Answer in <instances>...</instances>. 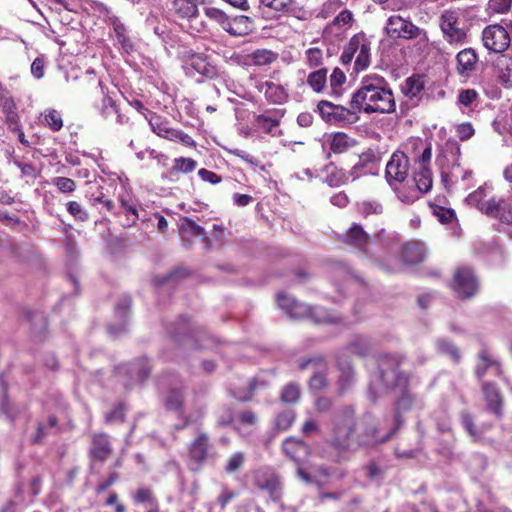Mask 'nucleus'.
I'll list each match as a JSON object with an SVG mask.
<instances>
[{
    "label": "nucleus",
    "mask_w": 512,
    "mask_h": 512,
    "mask_svg": "<svg viewBox=\"0 0 512 512\" xmlns=\"http://www.w3.org/2000/svg\"><path fill=\"white\" fill-rule=\"evenodd\" d=\"M394 433L381 434L377 419L370 413L358 417L354 405H343L331 419L330 444L337 450H347L351 445L371 447L388 441Z\"/></svg>",
    "instance_id": "1"
},
{
    "label": "nucleus",
    "mask_w": 512,
    "mask_h": 512,
    "mask_svg": "<svg viewBox=\"0 0 512 512\" xmlns=\"http://www.w3.org/2000/svg\"><path fill=\"white\" fill-rule=\"evenodd\" d=\"M405 357L400 354L381 353L377 357V370L371 376L368 394L372 400L385 391L399 388L401 397L396 403L395 422L398 428L402 422L400 413L411 409L414 397L406 390L408 376L400 370Z\"/></svg>",
    "instance_id": "2"
},
{
    "label": "nucleus",
    "mask_w": 512,
    "mask_h": 512,
    "mask_svg": "<svg viewBox=\"0 0 512 512\" xmlns=\"http://www.w3.org/2000/svg\"><path fill=\"white\" fill-rule=\"evenodd\" d=\"M386 80L378 75L365 77L361 86L353 93L350 106L366 114H389L395 111L392 91L386 87Z\"/></svg>",
    "instance_id": "3"
},
{
    "label": "nucleus",
    "mask_w": 512,
    "mask_h": 512,
    "mask_svg": "<svg viewBox=\"0 0 512 512\" xmlns=\"http://www.w3.org/2000/svg\"><path fill=\"white\" fill-rule=\"evenodd\" d=\"M410 168V160L402 151L394 152L388 161L385 169V178L389 186L395 191L398 198L404 203H413L418 199L415 191L403 192L398 184L403 183L407 177Z\"/></svg>",
    "instance_id": "4"
},
{
    "label": "nucleus",
    "mask_w": 512,
    "mask_h": 512,
    "mask_svg": "<svg viewBox=\"0 0 512 512\" xmlns=\"http://www.w3.org/2000/svg\"><path fill=\"white\" fill-rule=\"evenodd\" d=\"M277 304L292 319L299 320L309 318L315 323H333L336 321V318L329 314L324 308L310 307L283 293L277 295Z\"/></svg>",
    "instance_id": "5"
},
{
    "label": "nucleus",
    "mask_w": 512,
    "mask_h": 512,
    "mask_svg": "<svg viewBox=\"0 0 512 512\" xmlns=\"http://www.w3.org/2000/svg\"><path fill=\"white\" fill-rule=\"evenodd\" d=\"M485 48L495 53H502L512 46V21H501L489 25L482 32Z\"/></svg>",
    "instance_id": "6"
},
{
    "label": "nucleus",
    "mask_w": 512,
    "mask_h": 512,
    "mask_svg": "<svg viewBox=\"0 0 512 512\" xmlns=\"http://www.w3.org/2000/svg\"><path fill=\"white\" fill-rule=\"evenodd\" d=\"M317 111L322 119L329 124L347 125L356 123L359 120L357 111L351 106L346 108L327 100L319 101Z\"/></svg>",
    "instance_id": "7"
},
{
    "label": "nucleus",
    "mask_w": 512,
    "mask_h": 512,
    "mask_svg": "<svg viewBox=\"0 0 512 512\" xmlns=\"http://www.w3.org/2000/svg\"><path fill=\"white\" fill-rule=\"evenodd\" d=\"M87 74L91 76L88 83H89V87L92 90V93L95 95L102 96V103L99 108L101 116L106 120L115 116L116 122L118 124H123L124 123L123 116L119 113L118 106L116 105L115 101L113 100L108 89L104 86L103 82L94 76L93 71L87 72Z\"/></svg>",
    "instance_id": "8"
},
{
    "label": "nucleus",
    "mask_w": 512,
    "mask_h": 512,
    "mask_svg": "<svg viewBox=\"0 0 512 512\" xmlns=\"http://www.w3.org/2000/svg\"><path fill=\"white\" fill-rule=\"evenodd\" d=\"M440 28L449 43H462L466 30L457 10H445L439 18Z\"/></svg>",
    "instance_id": "9"
},
{
    "label": "nucleus",
    "mask_w": 512,
    "mask_h": 512,
    "mask_svg": "<svg viewBox=\"0 0 512 512\" xmlns=\"http://www.w3.org/2000/svg\"><path fill=\"white\" fill-rule=\"evenodd\" d=\"M452 289L461 298L473 297L479 289L478 279L471 267L460 266L454 273Z\"/></svg>",
    "instance_id": "10"
},
{
    "label": "nucleus",
    "mask_w": 512,
    "mask_h": 512,
    "mask_svg": "<svg viewBox=\"0 0 512 512\" xmlns=\"http://www.w3.org/2000/svg\"><path fill=\"white\" fill-rule=\"evenodd\" d=\"M169 333L175 341L191 348L210 349L215 343V340L210 336L203 337L201 341L195 339L192 335V328L186 319H180Z\"/></svg>",
    "instance_id": "11"
},
{
    "label": "nucleus",
    "mask_w": 512,
    "mask_h": 512,
    "mask_svg": "<svg viewBox=\"0 0 512 512\" xmlns=\"http://www.w3.org/2000/svg\"><path fill=\"white\" fill-rule=\"evenodd\" d=\"M309 366L313 367V375L309 380V387L313 391H322L328 387L327 364L322 357L308 358L299 363V368L304 370Z\"/></svg>",
    "instance_id": "12"
},
{
    "label": "nucleus",
    "mask_w": 512,
    "mask_h": 512,
    "mask_svg": "<svg viewBox=\"0 0 512 512\" xmlns=\"http://www.w3.org/2000/svg\"><path fill=\"white\" fill-rule=\"evenodd\" d=\"M386 32L390 37L412 39L417 38L421 29L398 15H393L388 18L386 24Z\"/></svg>",
    "instance_id": "13"
},
{
    "label": "nucleus",
    "mask_w": 512,
    "mask_h": 512,
    "mask_svg": "<svg viewBox=\"0 0 512 512\" xmlns=\"http://www.w3.org/2000/svg\"><path fill=\"white\" fill-rule=\"evenodd\" d=\"M338 377L336 381L337 394L342 396L346 394L356 382V373L352 363L348 360L337 362Z\"/></svg>",
    "instance_id": "14"
},
{
    "label": "nucleus",
    "mask_w": 512,
    "mask_h": 512,
    "mask_svg": "<svg viewBox=\"0 0 512 512\" xmlns=\"http://www.w3.org/2000/svg\"><path fill=\"white\" fill-rule=\"evenodd\" d=\"M223 30L233 37H244L254 30V21L245 15L228 16Z\"/></svg>",
    "instance_id": "15"
},
{
    "label": "nucleus",
    "mask_w": 512,
    "mask_h": 512,
    "mask_svg": "<svg viewBox=\"0 0 512 512\" xmlns=\"http://www.w3.org/2000/svg\"><path fill=\"white\" fill-rule=\"evenodd\" d=\"M286 456L296 463L304 462L310 455L309 445L301 439L288 437L282 444Z\"/></svg>",
    "instance_id": "16"
},
{
    "label": "nucleus",
    "mask_w": 512,
    "mask_h": 512,
    "mask_svg": "<svg viewBox=\"0 0 512 512\" xmlns=\"http://www.w3.org/2000/svg\"><path fill=\"white\" fill-rule=\"evenodd\" d=\"M118 373L127 374L130 378V382L128 385L132 386L136 383H141L148 378L150 374V366L147 359H138L127 366L119 367Z\"/></svg>",
    "instance_id": "17"
},
{
    "label": "nucleus",
    "mask_w": 512,
    "mask_h": 512,
    "mask_svg": "<svg viewBox=\"0 0 512 512\" xmlns=\"http://www.w3.org/2000/svg\"><path fill=\"white\" fill-rule=\"evenodd\" d=\"M112 451V445L106 434L99 433L92 436L89 448V454L92 460L104 462L111 455Z\"/></svg>",
    "instance_id": "18"
},
{
    "label": "nucleus",
    "mask_w": 512,
    "mask_h": 512,
    "mask_svg": "<svg viewBox=\"0 0 512 512\" xmlns=\"http://www.w3.org/2000/svg\"><path fill=\"white\" fill-rule=\"evenodd\" d=\"M260 93H264L266 100L273 104H282L288 99L286 89L271 81H258L255 85Z\"/></svg>",
    "instance_id": "19"
},
{
    "label": "nucleus",
    "mask_w": 512,
    "mask_h": 512,
    "mask_svg": "<svg viewBox=\"0 0 512 512\" xmlns=\"http://www.w3.org/2000/svg\"><path fill=\"white\" fill-rule=\"evenodd\" d=\"M255 485L261 491L267 492L273 501H278L281 497V482L274 473L258 474L255 479Z\"/></svg>",
    "instance_id": "20"
},
{
    "label": "nucleus",
    "mask_w": 512,
    "mask_h": 512,
    "mask_svg": "<svg viewBox=\"0 0 512 512\" xmlns=\"http://www.w3.org/2000/svg\"><path fill=\"white\" fill-rule=\"evenodd\" d=\"M283 116L284 110L268 111L255 117V125L264 133L275 136L273 130L280 125Z\"/></svg>",
    "instance_id": "21"
},
{
    "label": "nucleus",
    "mask_w": 512,
    "mask_h": 512,
    "mask_svg": "<svg viewBox=\"0 0 512 512\" xmlns=\"http://www.w3.org/2000/svg\"><path fill=\"white\" fill-rule=\"evenodd\" d=\"M345 242L361 252L367 253L369 236L359 224L354 223L345 235Z\"/></svg>",
    "instance_id": "22"
},
{
    "label": "nucleus",
    "mask_w": 512,
    "mask_h": 512,
    "mask_svg": "<svg viewBox=\"0 0 512 512\" xmlns=\"http://www.w3.org/2000/svg\"><path fill=\"white\" fill-rule=\"evenodd\" d=\"M109 23L113 27L115 38L121 49L126 53L132 52L134 45L128 36L127 28L124 23L116 16L109 17Z\"/></svg>",
    "instance_id": "23"
},
{
    "label": "nucleus",
    "mask_w": 512,
    "mask_h": 512,
    "mask_svg": "<svg viewBox=\"0 0 512 512\" xmlns=\"http://www.w3.org/2000/svg\"><path fill=\"white\" fill-rule=\"evenodd\" d=\"M490 189V187L485 184L483 186H480L477 190L470 193L466 197V202L476 207L479 211H481L484 214L492 213V204H490V199L486 200L487 197V191Z\"/></svg>",
    "instance_id": "24"
},
{
    "label": "nucleus",
    "mask_w": 512,
    "mask_h": 512,
    "mask_svg": "<svg viewBox=\"0 0 512 512\" xmlns=\"http://www.w3.org/2000/svg\"><path fill=\"white\" fill-rule=\"evenodd\" d=\"M209 448V438L207 434L202 433L190 445L189 455L193 461L201 465L208 458Z\"/></svg>",
    "instance_id": "25"
},
{
    "label": "nucleus",
    "mask_w": 512,
    "mask_h": 512,
    "mask_svg": "<svg viewBox=\"0 0 512 512\" xmlns=\"http://www.w3.org/2000/svg\"><path fill=\"white\" fill-rule=\"evenodd\" d=\"M492 204V213L487 216L498 218L502 223L512 224V207L511 204L504 198H490Z\"/></svg>",
    "instance_id": "26"
},
{
    "label": "nucleus",
    "mask_w": 512,
    "mask_h": 512,
    "mask_svg": "<svg viewBox=\"0 0 512 512\" xmlns=\"http://www.w3.org/2000/svg\"><path fill=\"white\" fill-rule=\"evenodd\" d=\"M482 391L489 410L497 416L501 415L502 398L495 384L487 381L482 382Z\"/></svg>",
    "instance_id": "27"
},
{
    "label": "nucleus",
    "mask_w": 512,
    "mask_h": 512,
    "mask_svg": "<svg viewBox=\"0 0 512 512\" xmlns=\"http://www.w3.org/2000/svg\"><path fill=\"white\" fill-rule=\"evenodd\" d=\"M374 341L365 335H355L347 344L346 349L352 354L365 357L374 348Z\"/></svg>",
    "instance_id": "28"
},
{
    "label": "nucleus",
    "mask_w": 512,
    "mask_h": 512,
    "mask_svg": "<svg viewBox=\"0 0 512 512\" xmlns=\"http://www.w3.org/2000/svg\"><path fill=\"white\" fill-rule=\"evenodd\" d=\"M457 70L460 75H468L475 69L477 55L471 48L464 49L457 54Z\"/></svg>",
    "instance_id": "29"
},
{
    "label": "nucleus",
    "mask_w": 512,
    "mask_h": 512,
    "mask_svg": "<svg viewBox=\"0 0 512 512\" xmlns=\"http://www.w3.org/2000/svg\"><path fill=\"white\" fill-rule=\"evenodd\" d=\"M426 247L423 243L413 242L403 247V260L405 263L414 265L424 260Z\"/></svg>",
    "instance_id": "30"
},
{
    "label": "nucleus",
    "mask_w": 512,
    "mask_h": 512,
    "mask_svg": "<svg viewBox=\"0 0 512 512\" xmlns=\"http://www.w3.org/2000/svg\"><path fill=\"white\" fill-rule=\"evenodd\" d=\"M149 124L154 133L158 136L174 141L177 138V129L168 126L167 121H164L160 116L153 114L149 119Z\"/></svg>",
    "instance_id": "31"
},
{
    "label": "nucleus",
    "mask_w": 512,
    "mask_h": 512,
    "mask_svg": "<svg viewBox=\"0 0 512 512\" xmlns=\"http://www.w3.org/2000/svg\"><path fill=\"white\" fill-rule=\"evenodd\" d=\"M189 68L206 77L212 78L216 75L215 66L210 64L206 57L203 55L197 54L193 55L189 60Z\"/></svg>",
    "instance_id": "32"
},
{
    "label": "nucleus",
    "mask_w": 512,
    "mask_h": 512,
    "mask_svg": "<svg viewBox=\"0 0 512 512\" xmlns=\"http://www.w3.org/2000/svg\"><path fill=\"white\" fill-rule=\"evenodd\" d=\"M477 357L479 359V363L475 367V374L478 379H482L490 367H494L497 374L501 373L500 363L497 360L492 359L485 348L478 353Z\"/></svg>",
    "instance_id": "33"
},
{
    "label": "nucleus",
    "mask_w": 512,
    "mask_h": 512,
    "mask_svg": "<svg viewBox=\"0 0 512 512\" xmlns=\"http://www.w3.org/2000/svg\"><path fill=\"white\" fill-rule=\"evenodd\" d=\"M497 77L501 84L512 88V63L509 56L502 55L497 61Z\"/></svg>",
    "instance_id": "34"
},
{
    "label": "nucleus",
    "mask_w": 512,
    "mask_h": 512,
    "mask_svg": "<svg viewBox=\"0 0 512 512\" xmlns=\"http://www.w3.org/2000/svg\"><path fill=\"white\" fill-rule=\"evenodd\" d=\"M460 154V148L459 146L455 147V151L451 152L453 165L451 168H445L441 164V179L445 186H448V184L453 183L459 179L458 172L460 170V165L458 163V156Z\"/></svg>",
    "instance_id": "35"
},
{
    "label": "nucleus",
    "mask_w": 512,
    "mask_h": 512,
    "mask_svg": "<svg viewBox=\"0 0 512 512\" xmlns=\"http://www.w3.org/2000/svg\"><path fill=\"white\" fill-rule=\"evenodd\" d=\"M260 2L274 11L286 14L296 15L297 12L301 11L294 0H260Z\"/></svg>",
    "instance_id": "36"
},
{
    "label": "nucleus",
    "mask_w": 512,
    "mask_h": 512,
    "mask_svg": "<svg viewBox=\"0 0 512 512\" xmlns=\"http://www.w3.org/2000/svg\"><path fill=\"white\" fill-rule=\"evenodd\" d=\"M130 304H131L130 299H123L117 304L115 313H116V316L121 321V324H120L119 328H116L114 325L108 326V332L112 336H117L119 333L126 331V322L125 321L128 316Z\"/></svg>",
    "instance_id": "37"
},
{
    "label": "nucleus",
    "mask_w": 512,
    "mask_h": 512,
    "mask_svg": "<svg viewBox=\"0 0 512 512\" xmlns=\"http://www.w3.org/2000/svg\"><path fill=\"white\" fill-rule=\"evenodd\" d=\"M57 423V418L54 415H50L46 422H39L32 442L34 444L43 443L45 438L56 430Z\"/></svg>",
    "instance_id": "38"
},
{
    "label": "nucleus",
    "mask_w": 512,
    "mask_h": 512,
    "mask_svg": "<svg viewBox=\"0 0 512 512\" xmlns=\"http://www.w3.org/2000/svg\"><path fill=\"white\" fill-rule=\"evenodd\" d=\"M325 173V182L331 187H339L345 184L349 178L348 173L332 163L326 166Z\"/></svg>",
    "instance_id": "39"
},
{
    "label": "nucleus",
    "mask_w": 512,
    "mask_h": 512,
    "mask_svg": "<svg viewBox=\"0 0 512 512\" xmlns=\"http://www.w3.org/2000/svg\"><path fill=\"white\" fill-rule=\"evenodd\" d=\"M356 144V141L343 132H337L332 135L330 140V150L341 154L348 151Z\"/></svg>",
    "instance_id": "40"
},
{
    "label": "nucleus",
    "mask_w": 512,
    "mask_h": 512,
    "mask_svg": "<svg viewBox=\"0 0 512 512\" xmlns=\"http://www.w3.org/2000/svg\"><path fill=\"white\" fill-rule=\"evenodd\" d=\"M414 182L417 190H414L416 194L427 193L432 187V172L427 166H422L419 172L414 176ZM419 197V195H417Z\"/></svg>",
    "instance_id": "41"
},
{
    "label": "nucleus",
    "mask_w": 512,
    "mask_h": 512,
    "mask_svg": "<svg viewBox=\"0 0 512 512\" xmlns=\"http://www.w3.org/2000/svg\"><path fill=\"white\" fill-rule=\"evenodd\" d=\"M173 9L182 18H193L198 14V7L193 0H174Z\"/></svg>",
    "instance_id": "42"
},
{
    "label": "nucleus",
    "mask_w": 512,
    "mask_h": 512,
    "mask_svg": "<svg viewBox=\"0 0 512 512\" xmlns=\"http://www.w3.org/2000/svg\"><path fill=\"white\" fill-rule=\"evenodd\" d=\"M370 65V42L365 37L364 42H362L357 54L354 63L355 71H363Z\"/></svg>",
    "instance_id": "43"
},
{
    "label": "nucleus",
    "mask_w": 512,
    "mask_h": 512,
    "mask_svg": "<svg viewBox=\"0 0 512 512\" xmlns=\"http://www.w3.org/2000/svg\"><path fill=\"white\" fill-rule=\"evenodd\" d=\"M363 471L365 473L366 478L372 482L379 484L384 480L386 475L385 468L375 461L368 462L364 467Z\"/></svg>",
    "instance_id": "44"
},
{
    "label": "nucleus",
    "mask_w": 512,
    "mask_h": 512,
    "mask_svg": "<svg viewBox=\"0 0 512 512\" xmlns=\"http://www.w3.org/2000/svg\"><path fill=\"white\" fill-rule=\"evenodd\" d=\"M436 347L439 353L449 356L453 362L458 363L460 361V351L451 341L440 338L436 341Z\"/></svg>",
    "instance_id": "45"
},
{
    "label": "nucleus",
    "mask_w": 512,
    "mask_h": 512,
    "mask_svg": "<svg viewBox=\"0 0 512 512\" xmlns=\"http://www.w3.org/2000/svg\"><path fill=\"white\" fill-rule=\"evenodd\" d=\"M327 82V69L322 68L309 74L307 78L308 85L313 91L319 93L323 91Z\"/></svg>",
    "instance_id": "46"
},
{
    "label": "nucleus",
    "mask_w": 512,
    "mask_h": 512,
    "mask_svg": "<svg viewBox=\"0 0 512 512\" xmlns=\"http://www.w3.org/2000/svg\"><path fill=\"white\" fill-rule=\"evenodd\" d=\"M184 394L181 389H171L165 399L166 408L182 413Z\"/></svg>",
    "instance_id": "47"
},
{
    "label": "nucleus",
    "mask_w": 512,
    "mask_h": 512,
    "mask_svg": "<svg viewBox=\"0 0 512 512\" xmlns=\"http://www.w3.org/2000/svg\"><path fill=\"white\" fill-rule=\"evenodd\" d=\"M278 58V54L269 49H257L251 54L253 63L257 66H265L273 63Z\"/></svg>",
    "instance_id": "48"
},
{
    "label": "nucleus",
    "mask_w": 512,
    "mask_h": 512,
    "mask_svg": "<svg viewBox=\"0 0 512 512\" xmlns=\"http://www.w3.org/2000/svg\"><path fill=\"white\" fill-rule=\"evenodd\" d=\"M345 82V73L340 68L336 67L330 75V87L332 96L337 98L342 95V85Z\"/></svg>",
    "instance_id": "49"
},
{
    "label": "nucleus",
    "mask_w": 512,
    "mask_h": 512,
    "mask_svg": "<svg viewBox=\"0 0 512 512\" xmlns=\"http://www.w3.org/2000/svg\"><path fill=\"white\" fill-rule=\"evenodd\" d=\"M204 15L212 22L218 24L222 29L225 27L228 15L221 9L205 6L203 8Z\"/></svg>",
    "instance_id": "50"
},
{
    "label": "nucleus",
    "mask_w": 512,
    "mask_h": 512,
    "mask_svg": "<svg viewBox=\"0 0 512 512\" xmlns=\"http://www.w3.org/2000/svg\"><path fill=\"white\" fill-rule=\"evenodd\" d=\"M280 399L287 404H294L300 399V388L296 383H289L286 385L282 392Z\"/></svg>",
    "instance_id": "51"
},
{
    "label": "nucleus",
    "mask_w": 512,
    "mask_h": 512,
    "mask_svg": "<svg viewBox=\"0 0 512 512\" xmlns=\"http://www.w3.org/2000/svg\"><path fill=\"white\" fill-rule=\"evenodd\" d=\"M44 120L46 125L52 131H59L63 127V120L60 112L55 109H47L44 112Z\"/></svg>",
    "instance_id": "52"
},
{
    "label": "nucleus",
    "mask_w": 512,
    "mask_h": 512,
    "mask_svg": "<svg viewBox=\"0 0 512 512\" xmlns=\"http://www.w3.org/2000/svg\"><path fill=\"white\" fill-rule=\"evenodd\" d=\"M295 421V412L292 409L284 410L275 419V426L280 431H286Z\"/></svg>",
    "instance_id": "53"
},
{
    "label": "nucleus",
    "mask_w": 512,
    "mask_h": 512,
    "mask_svg": "<svg viewBox=\"0 0 512 512\" xmlns=\"http://www.w3.org/2000/svg\"><path fill=\"white\" fill-rule=\"evenodd\" d=\"M180 230L183 234H189L192 236L204 235V228L199 226L194 220L188 217L181 219Z\"/></svg>",
    "instance_id": "54"
},
{
    "label": "nucleus",
    "mask_w": 512,
    "mask_h": 512,
    "mask_svg": "<svg viewBox=\"0 0 512 512\" xmlns=\"http://www.w3.org/2000/svg\"><path fill=\"white\" fill-rule=\"evenodd\" d=\"M245 461V455L242 452L233 453L227 460L224 470L228 474L238 472Z\"/></svg>",
    "instance_id": "55"
},
{
    "label": "nucleus",
    "mask_w": 512,
    "mask_h": 512,
    "mask_svg": "<svg viewBox=\"0 0 512 512\" xmlns=\"http://www.w3.org/2000/svg\"><path fill=\"white\" fill-rule=\"evenodd\" d=\"M0 102H1V108L2 112L4 114L10 113L16 111V104L14 102L13 97L11 96L9 90L0 85Z\"/></svg>",
    "instance_id": "56"
},
{
    "label": "nucleus",
    "mask_w": 512,
    "mask_h": 512,
    "mask_svg": "<svg viewBox=\"0 0 512 512\" xmlns=\"http://www.w3.org/2000/svg\"><path fill=\"white\" fill-rule=\"evenodd\" d=\"M67 210L76 220L81 222H85L89 218L87 211L76 201L68 202Z\"/></svg>",
    "instance_id": "57"
},
{
    "label": "nucleus",
    "mask_w": 512,
    "mask_h": 512,
    "mask_svg": "<svg viewBox=\"0 0 512 512\" xmlns=\"http://www.w3.org/2000/svg\"><path fill=\"white\" fill-rule=\"evenodd\" d=\"M196 165V161L192 158L180 157L175 159L173 169L183 173H189L195 170Z\"/></svg>",
    "instance_id": "58"
},
{
    "label": "nucleus",
    "mask_w": 512,
    "mask_h": 512,
    "mask_svg": "<svg viewBox=\"0 0 512 512\" xmlns=\"http://www.w3.org/2000/svg\"><path fill=\"white\" fill-rule=\"evenodd\" d=\"M365 34L359 33L351 37L349 42L345 45L344 51L348 52L351 56H355L365 39Z\"/></svg>",
    "instance_id": "59"
},
{
    "label": "nucleus",
    "mask_w": 512,
    "mask_h": 512,
    "mask_svg": "<svg viewBox=\"0 0 512 512\" xmlns=\"http://www.w3.org/2000/svg\"><path fill=\"white\" fill-rule=\"evenodd\" d=\"M53 184L63 193H71L76 188L75 181L67 177H56Z\"/></svg>",
    "instance_id": "60"
},
{
    "label": "nucleus",
    "mask_w": 512,
    "mask_h": 512,
    "mask_svg": "<svg viewBox=\"0 0 512 512\" xmlns=\"http://www.w3.org/2000/svg\"><path fill=\"white\" fill-rule=\"evenodd\" d=\"M361 212L363 215L368 216L371 214H381L383 212V206L377 201H364L361 204Z\"/></svg>",
    "instance_id": "61"
},
{
    "label": "nucleus",
    "mask_w": 512,
    "mask_h": 512,
    "mask_svg": "<svg viewBox=\"0 0 512 512\" xmlns=\"http://www.w3.org/2000/svg\"><path fill=\"white\" fill-rule=\"evenodd\" d=\"M423 89V82L419 78L410 77L406 80V93L412 97L418 95Z\"/></svg>",
    "instance_id": "62"
},
{
    "label": "nucleus",
    "mask_w": 512,
    "mask_h": 512,
    "mask_svg": "<svg viewBox=\"0 0 512 512\" xmlns=\"http://www.w3.org/2000/svg\"><path fill=\"white\" fill-rule=\"evenodd\" d=\"M512 6V0H489V8L496 13H504Z\"/></svg>",
    "instance_id": "63"
},
{
    "label": "nucleus",
    "mask_w": 512,
    "mask_h": 512,
    "mask_svg": "<svg viewBox=\"0 0 512 512\" xmlns=\"http://www.w3.org/2000/svg\"><path fill=\"white\" fill-rule=\"evenodd\" d=\"M478 97V93L474 89H466L459 93L458 101L464 106H469Z\"/></svg>",
    "instance_id": "64"
}]
</instances>
